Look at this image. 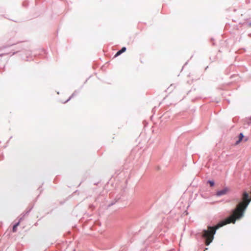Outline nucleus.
<instances>
[{"instance_id":"nucleus-4","label":"nucleus","mask_w":251,"mask_h":251,"mask_svg":"<svg viewBox=\"0 0 251 251\" xmlns=\"http://www.w3.org/2000/svg\"><path fill=\"white\" fill-rule=\"evenodd\" d=\"M126 50V47H123L122 49L120 50H119L116 54L115 55V57L118 56V55H120L123 52H125Z\"/></svg>"},{"instance_id":"nucleus-8","label":"nucleus","mask_w":251,"mask_h":251,"mask_svg":"<svg viewBox=\"0 0 251 251\" xmlns=\"http://www.w3.org/2000/svg\"><path fill=\"white\" fill-rule=\"evenodd\" d=\"M3 155H2L0 157V161L3 159Z\"/></svg>"},{"instance_id":"nucleus-2","label":"nucleus","mask_w":251,"mask_h":251,"mask_svg":"<svg viewBox=\"0 0 251 251\" xmlns=\"http://www.w3.org/2000/svg\"><path fill=\"white\" fill-rule=\"evenodd\" d=\"M22 222V218H19L18 221L13 225L12 226V231L13 232H15L17 230V227L20 225L21 222Z\"/></svg>"},{"instance_id":"nucleus-10","label":"nucleus","mask_w":251,"mask_h":251,"mask_svg":"<svg viewBox=\"0 0 251 251\" xmlns=\"http://www.w3.org/2000/svg\"><path fill=\"white\" fill-rule=\"evenodd\" d=\"M12 138V136H11V137H10V139H11ZM9 140H9L8 141H7V143H8L9 142Z\"/></svg>"},{"instance_id":"nucleus-5","label":"nucleus","mask_w":251,"mask_h":251,"mask_svg":"<svg viewBox=\"0 0 251 251\" xmlns=\"http://www.w3.org/2000/svg\"><path fill=\"white\" fill-rule=\"evenodd\" d=\"M244 137V135L243 134V133H241L240 134H239V139L238 140H237L236 143H235V145H238L241 142V141L242 140L243 138Z\"/></svg>"},{"instance_id":"nucleus-1","label":"nucleus","mask_w":251,"mask_h":251,"mask_svg":"<svg viewBox=\"0 0 251 251\" xmlns=\"http://www.w3.org/2000/svg\"><path fill=\"white\" fill-rule=\"evenodd\" d=\"M229 191H230V189L226 187L224 189H223V190L218 191L217 192V195L218 196H220L222 195H225V194H227Z\"/></svg>"},{"instance_id":"nucleus-3","label":"nucleus","mask_w":251,"mask_h":251,"mask_svg":"<svg viewBox=\"0 0 251 251\" xmlns=\"http://www.w3.org/2000/svg\"><path fill=\"white\" fill-rule=\"evenodd\" d=\"M31 210V207H28V210L23 212L19 218H22V221L25 219V216L28 215Z\"/></svg>"},{"instance_id":"nucleus-9","label":"nucleus","mask_w":251,"mask_h":251,"mask_svg":"<svg viewBox=\"0 0 251 251\" xmlns=\"http://www.w3.org/2000/svg\"><path fill=\"white\" fill-rule=\"evenodd\" d=\"M248 26L249 27H251V22L248 24Z\"/></svg>"},{"instance_id":"nucleus-7","label":"nucleus","mask_w":251,"mask_h":251,"mask_svg":"<svg viewBox=\"0 0 251 251\" xmlns=\"http://www.w3.org/2000/svg\"><path fill=\"white\" fill-rule=\"evenodd\" d=\"M209 183L210 184L211 186H213L214 185V182L213 181H209Z\"/></svg>"},{"instance_id":"nucleus-6","label":"nucleus","mask_w":251,"mask_h":251,"mask_svg":"<svg viewBox=\"0 0 251 251\" xmlns=\"http://www.w3.org/2000/svg\"><path fill=\"white\" fill-rule=\"evenodd\" d=\"M29 4V2L27 0H25L23 2V6L25 7H27Z\"/></svg>"}]
</instances>
